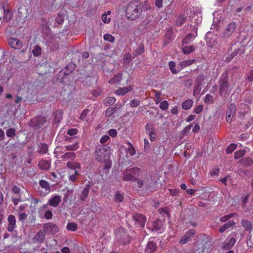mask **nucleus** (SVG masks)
Returning a JSON list of instances; mask_svg holds the SVG:
<instances>
[{"instance_id": "obj_24", "label": "nucleus", "mask_w": 253, "mask_h": 253, "mask_svg": "<svg viewBox=\"0 0 253 253\" xmlns=\"http://www.w3.org/2000/svg\"><path fill=\"white\" fill-rule=\"evenodd\" d=\"M235 224V223L233 220H229L227 223L221 226L219 228V231L220 233H223L224 231H225L227 229L234 226Z\"/></svg>"}, {"instance_id": "obj_51", "label": "nucleus", "mask_w": 253, "mask_h": 253, "mask_svg": "<svg viewBox=\"0 0 253 253\" xmlns=\"http://www.w3.org/2000/svg\"><path fill=\"white\" fill-rule=\"evenodd\" d=\"M169 104L167 101H163L161 102L159 107L163 110H166L168 108Z\"/></svg>"}, {"instance_id": "obj_57", "label": "nucleus", "mask_w": 253, "mask_h": 253, "mask_svg": "<svg viewBox=\"0 0 253 253\" xmlns=\"http://www.w3.org/2000/svg\"><path fill=\"white\" fill-rule=\"evenodd\" d=\"M78 132V130L77 128H71L67 131V134L70 136H73L77 134Z\"/></svg>"}, {"instance_id": "obj_40", "label": "nucleus", "mask_w": 253, "mask_h": 253, "mask_svg": "<svg viewBox=\"0 0 253 253\" xmlns=\"http://www.w3.org/2000/svg\"><path fill=\"white\" fill-rule=\"evenodd\" d=\"M79 175H80V174H79V172L78 171V170H75L73 174H69V179L72 182H75L77 180V177Z\"/></svg>"}, {"instance_id": "obj_5", "label": "nucleus", "mask_w": 253, "mask_h": 253, "mask_svg": "<svg viewBox=\"0 0 253 253\" xmlns=\"http://www.w3.org/2000/svg\"><path fill=\"white\" fill-rule=\"evenodd\" d=\"M219 93L221 96H225L228 95L232 88L230 86L228 81V77L226 74L223 75L219 80Z\"/></svg>"}, {"instance_id": "obj_29", "label": "nucleus", "mask_w": 253, "mask_h": 253, "mask_svg": "<svg viewBox=\"0 0 253 253\" xmlns=\"http://www.w3.org/2000/svg\"><path fill=\"white\" fill-rule=\"evenodd\" d=\"M194 62V59L187 60L185 61H181L179 63L178 66L180 67V69H183L188 66H189Z\"/></svg>"}, {"instance_id": "obj_63", "label": "nucleus", "mask_w": 253, "mask_h": 253, "mask_svg": "<svg viewBox=\"0 0 253 253\" xmlns=\"http://www.w3.org/2000/svg\"><path fill=\"white\" fill-rule=\"evenodd\" d=\"M27 206V205L26 204H22L18 208V212H22L23 211L25 210L26 207Z\"/></svg>"}, {"instance_id": "obj_41", "label": "nucleus", "mask_w": 253, "mask_h": 253, "mask_svg": "<svg viewBox=\"0 0 253 253\" xmlns=\"http://www.w3.org/2000/svg\"><path fill=\"white\" fill-rule=\"evenodd\" d=\"M205 102L207 104H212L213 103V97L210 94H207L204 98Z\"/></svg>"}, {"instance_id": "obj_8", "label": "nucleus", "mask_w": 253, "mask_h": 253, "mask_svg": "<svg viewBox=\"0 0 253 253\" xmlns=\"http://www.w3.org/2000/svg\"><path fill=\"white\" fill-rule=\"evenodd\" d=\"M236 28L237 26L235 23L231 22L229 23L222 32V37L225 38L231 37Z\"/></svg>"}, {"instance_id": "obj_45", "label": "nucleus", "mask_w": 253, "mask_h": 253, "mask_svg": "<svg viewBox=\"0 0 253 253\" xmlns=\"http://www.w3.org/2000/svg\"><path fill=\"white\" fill-rule=\"evenodd\" d=\"M154 92H155V97H156L155 103L158 104L162 100V99L161 98L162 93L160 91H158L156 90H154Z\"/></svg>"}, {"instance_id": "obj_34", "label": "nucleus", "mask_w": 253, "mask_h": 253, "mask_svg": "<svg viewBox=\"0 0 253 253\" xmlns=\"http://www.w3.org/2000/svg\"><path fill=\"white\" fill-rule=\"evenodd\" d=\"M79 144L75 143L73 144L68 145L65 146V149L67 151H74L77 150L79 148Z\"/></svg>"}, {"instance_id": "obj_18", "label": "nucleus", "mask_w": 253, "mask_h": 253, "mask_svg": "<svg viewBox=\"0 0 253 253\" xmlns=\"http://www.w3.org/2000/svg\"><path fill=\"white\" fill-rule=\"evenodd\" d=\"M61 201V197L59 195H55L48 201V204L53 207H57Z\"/></svg>"}, {"instance_id": "obj_13", "label": "nucleus", "mask_w": 253, "mask_h": 253, "mask_svg": "<svg viewBox=\"0 0 253 253\" xmlns=\"http://www.w3.org/2000/svg\"><path fill=\"white\" fill-rule=\"evenodd\" d=\"M91 187L92 185L88 181L87 183L85 185L84 187L80 194V199L82 201H84L86 200Z\"/></svg>"}, {"instance_id": "obj_32", "label": "nucleus", "mask_w": 253, "mask_h": 253, "mask_svg": "<svg viewBox=\"0 0 253 253\" xmlns=\"http://www.w3.org/2000/svg\"><path fill=\"white\" fill-rule=\"evenodd\" d=\"M22 100H23L24 102H25L26 103H29L30 104L32 103L33 102V100L32 99L30 100L28 97V96H26L24 98H22V97L17 95L16 99L15 100V103L18 104Z\"/></svg>"}, {"instance_id": "obj_17", "label": "nucleus", "mask_w": 253, "mask_h": 253, "mask_svg": "<svg viewBox=\"0 0 253 253\" xmlns=\"http://www.w3.org/2000/svg\"><path fill=\"white\" fill-rule=\"evenodd\" d=\"M195 231L193 229L189 230L187 233L185 234L183 237L180 240L179 243L181 244H185L187 243L190 239L194 235Z\"/></svg>"}, {"instance_id": "obj_61", "label": "nucleus", "mask_w": 253, "mask_h": 253, "mask_svg": "<svg viewBox=\"0 0 253 253\" xmlns=\"http://www.w3.org/2000/svg\"><path fill=\"white\" fill-rule=\"evenodd\" d=\"M102 20L104 23H108L110 22L111 20V18L109 17L108 18L107 17V15L105 14H103L102 15Z\"/></svg>"}, {"instance_id": "obj_37", "label": "nucleus", "mask_w": 253, "mask_h": 253, "mask_svg": "<svg viewBox=\"0 0 253 253\" xmlns=\"http://www.w3.org/2000/svg\"><path fill=\"white\" fill-rule=\"evenodd\" d=\"M42 48L39 46H36L32 50V53L34 56H38L41 54Z\"/></svg>"}, {"instance_id": "obj_4", "label": "nucleus", "mask_w": 253, "mask_h": 253, "mask_svg": "<svg viewBox=\"0 0 253 253\" xmlns=\"http://www.w3.org/2000/svg\"><path fill=\"white\" fill-rule=\"evenodd\" d=\"M116 240L123 245H127L130 243L131 238L127 231L123 228L117 229L115 232Z\"/></svg>"}, {"instance_id": "obj_7", "label": "nucleus", "mask_w": 253, "mask_h": 253, "mask_svg": "<svg viewBox=\"0 0 253 253\" xmlns=\"http://www.w3.org/2000/svg\"><path fill=\"white\" fill-rule=\"evenodd\" d=\"M42 229L47 234H54L59 231V227L52 222H48L44 224Z\"/></svg>"}, {"instance_id": "obj_20", "label": "nucleus", "mask_w": 253, "mask_h": 253, "mask_svg": "<svg viewBox=\"0 0 253 253\" xmlns=\"http://www.w3.org/2000/svg\"><path fill=\"white\" fill-rule=\"evenodd\" d=\"M40 186L44 189V195L48 194L50 192L49 183L44 180H41L39 181Z\"/></svg>"}, {"instance_id": "obj_21", "label": "nucleus", "mask_w": 253, "mask_h": 253, "mask_svg": "<svg viewBox=\"0 0 253 253\" xmlns=\"http://www.w3.org/2000/svg\"><path fill=\"white\" fill-rule=\"evenodd\" d=\"M163 224V222L162 220L157 219L154 222L153 228L155 230L162 232L164 230Z\"/></svg>"}, {"instance_id": "obj_14", "label": "nucleus", "mask_w": 253, "mask_h": 253, "mask_svg": "<svg viewBox=\"0 0 253 253\" xmlns=\"http://www.w3.org/2000/svg\"><path fill=\"white\" fill-rule=\"evenodd\" d=\"M8 224L7 227V230L9 232H13L14 229L16 227V218L14 215L10 214L7 218Z\"/></svg>"}, {"instance_id": "obj_1", "label": "nucleus", "mask_w": 253, "mask_h": 253, "mask_svg": "<svg viewBox=\"0 0 253 253\" xmlns=\"http://www.w3.org/2000/svg\"><path fill=\"white\" fill-rule=\"evenodd\" d=\"M110 154L111 147L109 144L99 145L95 151V159L99 162L105 163V167L109 169L111 167Z\"/></svg>"}, {"instance_id": "obj_36", "label": "nucleus", "mask_w": 253, "mask_h": 253, "mask_svg": "<svg viewBox=\"0 0 253 253\" xmlns=\"http://www.w3.org/2000/svg\"><path fill=\"white\" fill-rule=\"evenodd\" d=\"M186 21V17H184L183 15H179L176 20V24L177 25L181 26Z\"/></svg>"}, {"instance_id": "obj_46", "label": "nucleus", "mask_w": 253, "mask_h": 253, "mask_svg": "<svg viewBox=\"0 0 253 253\" xmlns=\"http://www.w3.org/2000/svg\"><path fill=\"white\" fill-rule=\"evenodd\" d=\"M237 145L235 143L231 144L226 149L227 153H232L236 148Z\"/></svg>"}, {"instance_id": "obj_55", "label": "nucleus", "mask_w": 253, "mask_h": 253, "mask_svg": "<svg viewBox=\"0 0 253 253\" xmlns=\"http://www.w3.org/2000/svg\"><path fill=\"white\" fill-rule=\"evenodd\" d=\"M144 52V46L143 45H139L138 48L135 50V54L136 56L138 54H141Z\"/></svg>"}, {"instance_id": "obj_56", "label": "nucleus", "mask_w": 253, "mask_h": 253, "mask_svg": "<svg viewBox=\"0 0 253 253\" xmlns=\"http://www.w3.org/2000/svg\"><path fill=\"white\" fill-rule=\"evenodd\" d=\"M140 104V101L137 99H133L130 102V105L132 107H136Z\"/></svg>"}, {"instance_id": "obj_23", "label": "nucleus", "mask_w": 253, "mask_h": 253, "mask_svg": "<svg viewBox=\"0 0 253 253\" xmlns=\"http://www.w3.org/2000/svg\"><path fill=\"white\" fill-rule=\"evenodd\" d=\"M157 249L156 244L153 242L150 241L148 243L145 248V251L147 253H152L154 252Z\"/></svg>"}, {"instance_id": "obj_31", "label": "nucleus", "mask_w": 253, "mask_h": 253, "mask_svg": "<svg viewBox=\"0 0 253 253\" xmlns=\"http://www.w3.org/2000/svg\"><path fill=\"white\" fill-rule=\"evenodd\" d=\"M123 75L121 73H118L115 75L113 78H112V83L120 84V81L122 80Z\"/></svg>"}, {"instance_id": "obj_25", "label": "nucleus", "mask_w": 253, "mask_h": 253, "mask_svg": "<svg viewBox=\"0 0 253 253\" xmlns=\"http://www.w3.org/2000/svg\"><path fill=\"white\" fill-rule=\"evenodd\" d=\"M12 17V11L9 9H6L3 11V20L5 22L10 21Z\"/></svg>"}, {"instance_id": "obj_58", "label": "nucleus", "mask_w": 253, "mask_h": 253, "mask_svg": "<svg viewBox=\"0 0 253 253\" xmlns=\"http://www.w3.org/2000/svg\"><path fill=\"white\" fill-rule=\"evenodd\" d=\"M131 55L130 53L125 54L124 58V62L125 64H128L131 60Z\"/></svg>"}, {"instance_id": "obj_19", "label": "nucleus", "mask_w": 253, "mask_h": 253, "mask_svg": "<svg viewBox=\"0 0 253 253\" xmlns=\"http://www.w3.org/2000/svg\"><path fill=\"white\" fill-rule=\"evenodd\" d=\"M133 89V85H129L128 87H120L115 91V93L119 95H124Z\"/></svg>"}, {"instance_id": "obj_47", "label": "nucleus", "mask_w": 253, "mask_h": 253, "mask_svg": "<svg viewBox=\"0 0 253 253\" xmlns=\"http://www.w3.org/2000/svg\"><path fill=\"white\" fill-rule=\"evenodd\" d=\"M242 225L246 229V230H250L251 229V223L246 220H243L242 221Z\"/></svg>"}, {"instance_id": "obj_9", "label": "nucleus", "mask_w": 253, "mask_h": 253, "mask_svg": "<svg viewBox=\"0 0 253 253\" xmlns=\"http://www.w3.org/2000/svg\"><path fill=\"white\" fill-rule=\"evenodd\" d=\"M132 219L135 221V224L138 227L142 228L144 227L146 218L143 214L135 213L133 215Z\"/></svg>"}, {"instance_id": "obj_33", "label": "nucleus", "mask_w": 253, "mask_h": 253, "mask_svg": "<svg viewBox=\"0 0 253 253\" xmlns=\"http://www.w3.org/2000/svg\"><path fill=\"white\" fill-rule=\"evenodd\" d=\"M182 52L184 54H188L195 50V47L193 45L185 46L182 48Z\"/></svg>"}, {"instance_id": "obj_26", "label": "nucleus", "mask_w": 253, "mask_h": 253, "mask_svg": "<svg viewBox=\"0 0 253 253\" xmlns=\"http://www.w3.org/2000/svg\"><path fill=\"white\" fill-rule=\"evenodd\" d=\"M38 166L41 169L47 170L50 167V164L47 161L42 160L39 162Z\"/></svg>"}, {"instance_id": "obj_42", "label": "nucleus", "mask_w": 253, "mask_h": 253, "mask_svg": "<svg viewBox=\"0 0 253 253\" xmlns=\"http://www.w3.org/2000/svg\"><path fill=\"white\" fill-rule=\"evenodd\" d=\"M55 20L58 24H62L64 20V14L63 13H59Z\"/></svg>"}, {"instance_id": "obj_16", "label": "nucleus", "mask_w": 253, "mask_h": 253, "mask_svg": "<svg viewBox=\"0 0 253 253\" xmlns=\"http://www.w3.org/2000/svg\"><path fill=\"white\" fill-rule=\"evenodd\" d=\"M236 243V240L234 237H232V235H231L229 237V240H226L223 243L222 248L224 250H229L232 248Z\"/></svg>"}, {"instance_id": "obj_6", "label": "nucleus", "mask_w": 253, "mask_h": 253, "mask_svg": "<svg viewBox=\"0 0 253 253\" xmlns=\"http://www.w3.org/2000/svg\"><path fill=\"white\" fill-rule=\"evenodd\" d=\"M46 122V118L42 116L34 117L30 121V126L38 129L41 127Z\"/></svg>"}, {"instance_id": "obj_52", "label": "nucleus", "mask_w": 253, "mask_h": 253, "mask_svg": "<svg viewBox=\"0 0 253 253\" xmlns=\"http://www.w3.org/2000/svg\"><path fill=\"white\" fill-rule=\"evenodd\" d=\"M28 216V214L25 212H19L18 214V219L21 221H23L25 219L27 218Z\"/></svg>"}, {"instance_id": "obj_39", "label": "nucleus", "mask_w": 253, "mask_h": 253, "mask_svg": "<svg viewBox=\"0 0 253 253\" xmlns=\"http://www.w3.org/2000/svg\"><path fill=\"white\" fill-rule=\"evenodd\" d=\"M240 162L247 166H250L253 164V160L252 158L249 157L243 158L240 161Z\"/></svg>"}, {"instance_id": "obj_44", "label": "nucleus", "mask_w": 253, "mask_h": 253, "mask_svg": "<svg viewBox=\"0 0 253 253\" xmlns=\"http://www.w3.org/2000/svg\"><path fill=\"white\" fill-rule=\"evenodd\" d=\"M124 199V196L122 194L117 192L114 196V200L116 202H122Z\"/></svg>"}, {"instance_id": "obj_35", "label": "nucleus", "mask_w": 253, "mask_h": 253, "mask_svg": "<svg viewBox=\"0 0 253 253\" xmlns=\"http://www.w3.org/2000/svg\"><path fill=\"white\" fill-rule=\"evenodd\" d=\"M78 228L77 224L74 222H70L67 224L66 228L69 231H75Z\"/></svg>"}, {"instance_id": "obj_28", "label": "nucleus", "mask_w": 253, "mask_h": 253, "mask_svg": "<svg viewBox=\"0 0 253 253\" xmlns=\"http://www.w3.org/2000/svg\"><path fill=\"white\" fill-rule=\"evenodd\" d=\"M38 153L40 154H44L48 151V146L45 143H41L39 146Z\"/></svg>"}, {"instance_id": "obj_3", "label": "nucleus", "mask_w": 253, "mask_h": 253, "mask_svg": "<svg viewBox=\"0 0 253 253\" xmlns=\"http://www.w3.org/2000/svg\"><path fill=\"white\" fill-rule=\"evenodd\" d=\"M142 172L140 168L137 167L127 168L123 173V179L124 181H136L137 178L135 176H139Z\"/></svg>"}, {"instance_id": "obj_50", "label": "nucleus", "mask_w": 253, "mask_h": 253, "mask_svg": "<svg viewBox=\"0 0 253 253\" xmlns=\"http://www.w3.org/2000/svg\"><path fill=\"white\" fill-rule=\"evenodd\" d=\"M6 135L8 137H12L15 135V130L14 128H9L6 131Z\"/></svg>"}, {"instance_id": "obj_2", "label": "nucleus", "mask_w": 253, "mask_h": 253, "mask_svg": "<svg viewBox=\"0 0 253 253\" xmlns=\"http://www.w3.org/2000/svg\"><path fill=\"white\" fill-rule=\"evenodd\" d=\"M142 6L138 0L130 2L126 8V16L130 20H134L141 15Z\"/></svg>"}, {"instance_id": "obj_59", "label": "nucleus", "mask_w": 253, "mask_h": 253, "mask_svg": "<svg viewBox=\"0 0 253 253\" xmlns=\"http://www.w3.org/2000/svg\"><path fill=\"white\" fill-rule=\"evenodd\" d=\"M203 107L202 105H199L194 109V112L195 113L198 114H200L203 110Z\"/></svg>"}, {"instance_id": "obj_22", "label": "nucleus", "mask_w": 253, "mask_h": 253, "mask_svg": "<svg viewBox=\"0 0 253 253\" xmlns=\"http://www.w3.org/2000/svg\"><path fill=\"white\" fill-rule=\"evenodd\" d=\"M67 167L71 169L78 170L81 169V165L78 162L69 161L67 163Z\"/></svg>"}, {"instance_id": "obj_60", "label": "nucleus", "mask_w": 253, "mask_h": 253, "mask_svg": "<svg viewBox=\"0 0 253 253\" xmlns=\"http://www.w3.org/2000/svg\"><path fill=\"white\" fill-rule=\"evenodd\" d=\"M20 188L17 186H13L12 188V192L15 194H18L20 192Z\"/></svg>"}, {"instance_id": "obj_53", "label": "nucleus", "mask_w": 253, "mask_h": 253, "mask_svg": "<svg viewBox=\"0 0 253 253\" xmlns=\"http://www.w3.org/2000/svg\"><path fill=\"white\" fill-rule=\"evenodd\" d=\"M234 214L231 213L228 215H226L220 218V221L222 222H225L229 219H230Z\"/></svg>"}, {"instance_id": "obj_12", "label": "nucleus", "mask_w": 253, "mask_h": 253, "mask_svg": "<svg viewBox=\"0 0 253 253\" xmlns=\"http://www.w3.org/2000/svg\"><path fill=\"white\" fill-rule=\"evenodd\" d=\"M236 111V106L234 104H230L226 111V119L227 122L230 123L231 122L232 118L233 117Z\"/></svg>"}, {"instance_id": "obj_30", "label": "nucleus", "mask_w": 253, "mask_h": 253, "mask_svg": "<svg viewBox=\"0 0 253 253\" xmlns=\"http://www.w3.org/2000/svg\"><path fill=\"white\" fill-rule=\"evenodd\" d=\"M193 104V101L191 99H188L182 102V107L184 110L189 109Z\"/></svg>"}, {"instance_id": "obj_48", "label": "nucleus", "mask_w": 253, "mask_h": 253, "mask_svg": "<svg viewBox=\"0 0 253 253\" xmlns=\"http://www.w3.org/2000/svg\"><path fill=\"white\" fill-rule=\"evenodd\" d=\"M148 134L150 136V138L151 141H154L156 140V133L155 132V130L154 128H151V129L148 130Z\"/></svg>"}, {"instance_id": "obj_62", "label": "nucleus", "mask_w": 253, "mask_h": 253, "mask_svg": "<svg viewBox=\"0 0 253 253\" xmlns=\"http://www.w3.org/2000/svg\"><path fill=\"white\" fill-rule=\"evenodd\" d=\"M109 138V136L107 135H104L103 136L100 140V142L101 143L103 144L105 143Z\"/></svg>"}, {"instance_id": "obj_49", "label": "nucleus", "mask_w": 253, "mask_h": 253, "mask_svg": "<svg viewBox=\"0 0 253 253\" xmlns=\"http://www.w3.org/2000/svg\"><path fill=\"white\" fill-rule=\"evenodd\" d=\"M128 144L129 146L127 148V151L131 156H134L136 153L135 150L133 146L129 142Z\"/></svg>"}, {"instance_id": "obj_64", "label": "nucleus", "mask_w": 253, "mask_h": 253, "mask_svg": "<svg viewBox=\"0 0 253 253\" xmlns=\"http://www.w3.org/2000/svg\"><path fill=\"white\" fill-rule=\"evenodd\" d=\"M163 0H155V5L158 8H161L163 6Z\"/></svg>"}, {"instance_id": "obj_15", "label": "nucleus", "mask_w": 253, "mask_h": 253, "mask_svg": "<svg viewBox=\"0 0 253 253\" xmlns=\"http://www.w3.org/2000/svg\"><path fill=\"white\" fill-rule=\"evenodd\" d=\"M45 234V232L43 230L38 231L33 239V242L34 243H42L44 240Z\"/></svg>"}, {"instance_id": "obj_38", "label": "nucleus", "mask_w": 253, "mask_h": 253, "mask_svg": "<svg viewBox=\"0 0 253 253\" xmlns=\"http://www.w3.org/2000/svg\"><path fill=\"white\" fill-rule=\"evenodd\" d=\"M246 151L244 150L237 151L234 153V158L238 159L245 155Z\"/></svg>"}, {"instance_id": "obj_10", "label": "nucleus", "mask_w": 253, "mask_h": 253, "mask_svg": "<svg viewBox=\"0 0 253 253\" xmlns=\"http://www.w3.org/2000/svg\"><path fill=\"white\" fill-rule=\"evenodd\" d=\"M197 29L196 27H193L191 33L186 35L182 40V45L189 43L192 42L197 35Z\"/></svg>"}, {"instance_id": "obj_11", "label": "nucleus", "mask_w": 253, "mask_h": 253, "mask_svg": "<svg viewBox=\"0 0 253 253\" xmlns=\"http://www.w3.org/2000/svg\"><path fill=\"white\" fill-rule=\"evenodd\" d=\"M8 43L11 48L15 49H20L23 46L22 42L15 38H9Z\"/></svg>"}, {"instance_id": "obj_27", "label": "nucleus", "mask_w": 253, "mask_h": 253, "mask_svg": "<svg viewBox=\"0 0 253 253\" xmlns=\"http://www.w3.org/2000/svg\"><path fill=\"white\" fill-rule=\"evenodd\" d=\"M76 158V154L74 152H67L65 153L62 156V159L63 161L71 160L74 161Z\"/></svg>"}, {"instance_id": "obj_43", "label": "nucleus", "mask_w": 253, "mask_h": 253, "mask_svg": "<svg viewBox=\"0 0 253 253\" xmlns=\"http://www.w3.org/2000/svg\"><path fill=\"white\" fill-rule=\"evenodd\" d=\"M169 65L171 73L173 74H176L177 73V71L175 69L176 64L175 62L173 61H170Z\"/></svg>"}, {"instance_id": "obj_54", "label": "nucleus", "mask_w": 253, "mask_h": 253, "mask_svg": "<svg viewBox=\"0 0 253 253\" xmlns=\"http://www.w3.org/2000/svg\"><path fill=\"white\" fill-rule=\"evenodd\" d=\"M53 216L52 212L50 210H47L45 211L44 214V217L46 219H50L52 218Z\"/></svg>"}]
</instances>
